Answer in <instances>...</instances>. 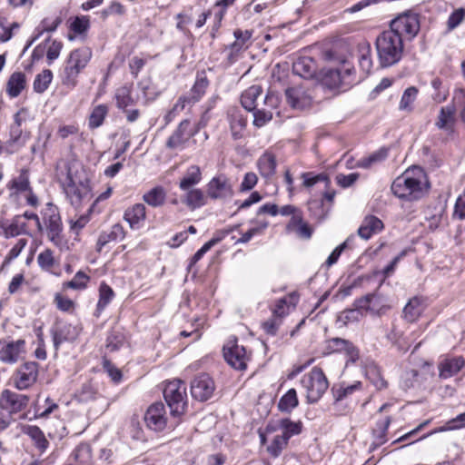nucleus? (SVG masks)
<instances>
[{
	"label": "nucleus",
	"mask_w": 465,
	"mask_h": 465,
	"mask_svg": "<svg viewBox=\"0 0 465 465\" xmlns=\"http://www.w3.org/2000/svg\"><path fill=\"white\" fill-rule=\"evenodd\" d=\"M430 183L424 170L419 166L407 169L391 184L395 196L408 201H417L429 191Z\"/></svg>",
	"instance_id": "1"
},
{
	"label": "nucleus",
	"mask_w": 465,
	"mask_h": 465,
	"mask_svg": "<svg viewBox=\"0 0 465 465\" xmlns=\"http://www.w3.org/2000/svg\"><path fill=\"white\" fill-rule=\"evenodd\" d=\"M63 190L71 204L78 207L90 193L89 178L83 164L77 161L68 163Z\"/></svg>",
	"instance_id": "2"
},
{
	"label": "nucleus",
	"mask_w": 465,
	"mask_h": 465,
	"mask_svg": "<svg viewBox=\"0 0 465 465\" xmlns=\"http://www.w3.org/2000/svg\"><path fill=\"white\" fill-rule=\"evenodd\" d=\"M378 58L382 67L397 64L403 54V40L393 32L386 30L379 35L375 42Z\"/></svg>",
	"instance_id": "3"
},
{
	"label": "nucleus",
	"mask_w": 465,
	"mask_h": 465,
	"mask_svg": "<svg viewBox=\"0 0 465 465\" xmlns=\"http://www.w3.org/2000/svg\"><path fill=\"white\" fill-rule=\"evenodd\" d=\"M92 58V51L88 47H81L73 50L64 67L61 74L63 85L72 90L78 84L80 73L87 66Z\"/></svg>",
	"instance_id": "4"
},
{
	"label": "nucleus",
	"mask_w": 465,
	"mask_h": 465,
	"mask_svg": "<svg viewBox=\"0 0 465 465\" xmlns=\"http://www.w3.org/2000/svg\"><path fill=\"white\" fill-rule=\"evenodd\" d=\"M302 388L306 391V400L309 404L318 402L329 387L328 380L322 370L313 367L301 380Z\"/></svg>",
	"instance_id": "5"
},
{
	"label": "nucleus",
	"mask_w": 465,
	"mask_h": 465,
	"mask_svg": "<svg viewBox=\"0 0 465 465\" xmlns=\"http://www.w3.org/2000/svg\"><path fill=\"white\" fill-rule=\"evenodd\" d=\"M163 398L173 417H180L185 411L187 405L186 385L181 380H173L166 383L163 389Z\"/></svg>",
	"instance_id": "6"
},
{
	"label": "nucleus",
	"mask_w": 465,
	"mask_h": 465,
	"mask_svg": "<svg viewBox=\"0 0 465 465\" xmlns=\"http://www.w3.org/2000/svg\"><path fill=\"white\" fill-rule=\"evenodd\" d=\"M390 27V31L399 35L402 40H412L420 28L419 15L411 11L404 12L391 21Z\"/></svg>",
	"instance_id": "7"
},
{
	"label": "nucleus",
	"mask_w": 465,
	"mask_h": 465,
	"mask_svg": "<svg viewBox=\"0 0 465 465\" xmlns=\"http://www.w3.org/2000/svg\"><path fill=\"white\" fill-rule=\"evenodd\" d=\"M223 357L230 366L238 371L246 370L250 360L245 347L239 345L236 338L229 339L224 344Z\"/></svg>",
	"instance_id": "8"
},
{
	"label": "nucleus",
	"mask_w": 465,
	"mask_h": 465,
	"mask_svg": "<svg viewBox=\"0 0 465 465\" xmlns=\"http://www.w3.org/2000/svg\"><path fill=\"white\" fill-rule=\"evenodd\" d=\"M25 354V341L23 339H0V361L15 364Z\"/></svg>",
	"instance_id": "9"
},
{
	"label": "nucleus",
	"mask_w": 465,
	"mask_h": 465,
	"mask_svg": "<svg viewBox=\"0 0 465 465\" xmlns=\"http://www.w3.org/2000/svg\"><path fill=\"white\" fill-rule=\"evenodd\" d=\"M38 372L39 366L37 362L27 361L22 364L16 369L12 377L14 386L19 391L30 388L37 381Z\"/></svg>",
	"instance_id": "10"
},
{
	"label": "nucleus",
	"mask_w": 465,
	"mask_h": 465,
	"mask_svg": "<svg viewBox=\"0 0 465 465\" xmlns=\"http://www.w3.org/2000/svg\"><path fill=\"white\" fill-rule=\"evenodd\" d=\"M30 398L27 395L6 389L0 395V409L5 414H10L13 417L14 414L24 411L27 407Z\"/></svg>",
	"instance_id": "11"
},
{
	"label": "nucleus",
	"mask_w": 465,
	"mask_h": 465,
	"mask_svg": "<svg viewBox=\"0 0 465 465\" xmlns=\"http://www.w3.org/2000/svg\"><path fill=\"white\" fill-rule=\"evenodd\" d=\"M214 390V381L207 373H200L191 381V394L199 401H206L211 399Z\"/></svg>",
	"instance_id": "12"
},
{
	"label": "nucleus",
	"mask_w": 465,
	"mask_h": 465,
	"mask_svg": "<svg viewBox=\"0 0 465 465\" xmlns=\"http://www.w3.org/2000/svg\"><path fill=\"white\" fill-rule=\"evenodd\" d=\"M146 427L153 431H163L168 426L165 406L163 402H154L144 414Z\"/></svg>",
	"instance_id": "13"
},
{
	"label": "nucleus",
	"mask_w": 465,
	"mask_h": 465,
	"mask_svg": "<svg viewBox=\"0 0 465 465\" xmlns=\"http://www.w3.org/2000/svg\"><path fill=\"white\" fill-rule=\"evenodd\" d=\"M328 353H344L348 357L347 362H355L359 359V350L348 340L331 338L326 341Z\"/></svg>",
	"instance_id": "14"
},
{
	"label": "nucleus",
	"mask_w": 465,
	"mask_h": 465,
	"mask_svg": "<svg viewBox=\"0 0 465 465\" xmlns=\"http://www.w3.org/2000/svg\"><path fill=\"white\" fill-rule=\"evenodd\" d=\"M232 194V186L224 175L213 177L207 184V195L212 199L231 198Z\"/></svg>",
	"instance_id": "15"
},
{
	"label": "nucleus",
	"mask_w": 465,
	"mask_h": 465,
	"mask_svg": "<svg viewBox=\"0 0 465 465\" xmlns=\"http://www.w3.org/2000/svg\"><path fill=\"white\" fill-rule=\"evenodd\" d=\"M288 104L296 109H303L311 104V96L302 86H292L286 89Z\"/></svg>",
	"instance_id": "16"
},
{
	"label": "nucleus",
	"mask_w": 465,
	"mask_h": 465,
	"mask_svg": "<svg viewBox=\"0 0 465 465\" xmlns=\"http://www.w3.org/2000/svg\"><path fill=\"white\" fill-rule=\"evenodd\" d=\"M190 121L183 120L180 123L177 130L169 137L167 146L171 149L183 148L184 143L191 138L193 133L190 129Z\"/></svg>",
	"instance_id": "17"
},
{
	"label": "nucleus",
	"mask_w": 465,
	"mask_h": 465,
	"mask_svg": "<svg viewBox=\"0 0 465 465\" xmlns=\"http://www.w3.org/2000/svg\"><path fill=\"white\" fill-rule=\"evenodd\" d=\"M456 124V107L454 104H447L440 110L436 126L447 133H452Z\"/></svg>",
	"instance_id": "18"
},
{
	"label": "nucleus",
	"mask_w": 465,
	"mask_h": 465,
	"mask_svg": "<svg viewBox=\"0 0 465 465\" xmlns=\"http://www.w3.org/2000/svg\"><path fill=\"white\" fill-rule=\"evenodd\" d=\"M145 206L143 203H136L124 213V220L129 223L131 230H140L145 223Z\"/></svg>",
	"instance_id": "19"
},
{
	"label": "nucleus",
	"mask_w": 465,
	"mask_h": 465,
	"mask_svg": "<svg viewBox=\"0 0 465 465\" xmlns=\"http://www.w3.org/2000/svg\"><path fill=\"white\" fill-rule=\"evenodd\" d=\"M74 329L67 323H56L51 330V335L55 351H57L62 343L74 339Z\"/></svg>",
	"instance_id": "20"
},
{
	"label": "nucleus",
	"mask_w": 465,
	"mask_h": 465,
	"mask_svg": "<svg viewBox=\"0 0 465 465\" xmlns=\"http://www.w3.org/2000/svg\"><path fill=\"white\" fill-rule=\"evenodd\" d=\"M43 220L49 232H61L62 222L58 208L48 203L43 212Z\"/></svg>",
	"instance_id": "21"
},
{
	"label": "nucleus",
	"mask_w": 465,
	"mask_h": 465,
	"mask_svg": "<svg viewBox=\"0 0 465 465\" xmlns=\"http://www.w3.org/2000/svg\"><path fill=\"white\" fill-rule=\"evenodd\" d=\"M362 390V383L361 381H354L352 384H346L341 382L340 384H334L331 387V394L334 399V404H338L340 401L346 400L356 391Z\"/></svg>",
	"instance_id": "22"
},
{
	"label": "nucleus",
	"mask_w": 465,
	"mask_h": 465,
	"mask_svg": "<svg viewBox=\"0 0 465 465\" xmlns=\"http://www.w3.org/2000/svg\"><path fill=\"white\" fill-rule=\"evenodd\" d=\"M22 431L31 439L35 447L40 453H44L48 449L49 441L39 427L35 425H25L22 428Z\"/></svg>",
	"instance_id": "23"
},
{
	"label": "nucleus",
	"mask_w": 465,
	"mask_h": 465,
	"mask_svg": "<svg viewBox=\"0 0 465 465\" xmlns=\"http://www.w3.org/2000/svg\"><path fill=\"white\" fill-rule=\"evenodd\" d=\"M465 364L462 357L446 359L439 364V375L441 379H449L456 375Z\"/></svg>",
	"instance_id": "24"
},
{
	"label": "nucleus",
	"mask_w": 465,
	"mask_h": 465,
	"mask_svg": "<svg viewBox=\"0 0 465 465\" xmlns=\"http://www.w3.org/2000/svg\"><path fill=\"white\" fill-rule=\"evenodd\" d=\"M299 302V294L295 292L279 299L272 310V315L281 319L287 315L291 308H295Z\"/></svg>",
	"instance_id": "25"
},
{
	"label": "nucleus",
	"mask_w": 465,
	"mask_h": 465,
	"mask_svg": "<svg viewBox=\"0 0 465 465\" xmlns=\"http://www.w3.org/2000/svg\"><path fill=\"white\" fill-rule=\"evenodd\" d=\"M202 181V172L199 166L191 165L187 168L179 183V188L182 191L193 189Z\"/></svg>",
	"instance_id": "26"
},
{
	"label": "nucleus",
	"mask_w": 465,
	"mask_h": 465,
	"mask_svg": "<svg viewBox=\"0 0 465 465\" xmlns=\"http://www.w3.org/2000/svg\"><path fill=\"white\" fill-rule=\"evenodd\" d=\"M425 309L422 300L419 297L411 298L403 308V318L408 322H416Z\"/></svg>",
	"instance_id": "27"
},
{
	"label": "nucleus",
	"mask_w": 465,
	"mask_h": 465,
	"mask_svg": "<svg viewBox=\"0 0 465 465\" xmlns=\"http://www.w3.org/2000/svg\"><path fill=\"white\" fill-rule=\"evenodd\" d=\"M25 144L21 127L10 125L9 139L5 143L6 153L12 154Z\"/></svg>",
	"instance_id": "28"
},
{
	"label": "nucleus",
	"mask_w": 465,
	"mask_h": 465,
	"mask_svg": "<svg viewBox=\"0 0 465 465\" xmlns=\"http://www.w3.org/2000/svg\"><path fill=\"white\" fill-rule=\"evenodd\" d=\"M232 134L234 139H239L246 127L247 120L237 109H232L228 114Z\"/></svg>",
	"instance_id": "29"
},
{
	"label": "nucleus",
	"mask_w": 465,
	"mask_h": 465,
	"mask_svg": "<svg viewBox=\"0 0 465 465\" xmlns=\"http://www.w3.org/2000/svg\"><path fill=\"white\" fill-rule=\"evenodd\" d=\"M292 71L302 78H309L315 73V63L311 57H300L293 63Z\"/></svg>",
	"instance_id": "30"
},
{
	"label": "nucleus",
	"mask_w": 465,
	"mask_h": 465,
	"mask_svg": "<svg viewBox=\"0 0 465 465\" xmlns=\"http://www.w3.org/2000/svg\"><path fill=\"white\" fill-rule=\"evenodd\" d=\"M114 99L116 106L122 111H125L129 106L135 104V100L132 96V86L127 84L120 86L115 90Z\"/></svg>",
	"instance_id": "31"
},
{
	"label": "nucleus",
	"mask_w": 465,
	"mask_h": 465,
	"mask_svg": "<svg viewBox=\"0 0 465 465\" xmlns=\"http://www.w3.org/2000/svg\"><path fill=\"white\" fill-rule=\"evenodd\" d=\"M259 172L262 177H272L276 170V158L271 153H264L257 161Z\"/></svg>",
	"instance_id": "32"
},
{
	"label": "nucleus",
	"mask_w": 465,
	"mask_h": 465,
	"mask_svg": "<svg viewBox=\"0 0 465 465\" xmlns=\"http://www.w3.org/2000/svg\"><path fill=\"white\" fill-rule=\"evenodd\" d=\"M262 89L259 85H252L246 89L241 97V103L243 108L249 112L256 109V100L261 96Z\"/></svg>",
	"instance_id": "33"
},
{
	"label": "nucleus",
	"mask_w": 465,
	"mask_h": 465,
	"mask_svg": "<svg viewBox=\"0 0 465 465\" xmlns=\"http://www.w3.org/2000/svg\"><path fill=\"white\" fill-rule=\"evenodd\" d=\"M391 417H386V419L382 420H378L376 422V427L372 431L373 435V442H372V449H376L382 444L387 442V432L389 430V427L391 425Z\"/></svg>",
	"instance_id": "34"
},
{
	"label": "nucleus",
	"mask_w": 465,
	"mask_h": 465,
	"mask_svg": "<svg viewBox=\"0 0 465 465\" xmlns=\"http://www.w3.org/2000/svg\"><path fill=\"white\" fill-rule=\"evenodd\" d=\"M25 87V75L22 72L11 74L6 85V93L12 98L17 97Z\"/></svg>",
	"instance_id": "35"
},
{
	"label": "nucleus",
	"mask_w": 465,
	"mask_h": 465,
	"mask_svg": "<svg viewBox=\"0 0 465 465\" xmlns=\"http://www.w3.org/2000/svg\"><path fill=\"white\" fill-rule=\"evenodd\" d=\"M184 197L185 204L192 210L204 206L207 203V196L201 189H189Z\"/></svg>",
	"instance_id": "36"
},
{
	"label": "nucleus",
	"mask_w": 465,
	"mask_h": 465,
	"mask_svg": "<svg viewBox=\"0 0 465 465\" xmlns=\"http://www.w3.org/2000/svg\"><path fill=\"white\" fill-rule=\"evenodd\" d=\"M114 298V290L105 282H102L99 286V300L97 302L95 310L96 316L100 315V313L109 305Z\"/></svg>",
	"instance_id": "37"
},
{
	"label": "nucleus",
	"mask_w": 465,
	"mask_h": 465,
	"mask_svg": "<svg viewBox=\"0 0 465 465\" xmlns=\"http://www.w3.org/2000/svg\"><path fill=\"white\" fill-rule=\"evenodd\" d=\"M299 404L295 389H290L284 393L278 402V409L282 412L291 413Z\"/></svg>",
	"instance_id": "38"
},
{
	"label": "nucleus",
	"mask_w": 465,
	"mask_h": 465,
	"mask_svg": "<svg viewBox=\"0 0 465 465\" xmlns=\"http://www.w3.org/2000/svg\"><path fill=\"white\" fill-rule=\"evenodd\" d=\"M9 189L15 194L25 193L31 189L27 171L22 170L20 174L12 179Z\"/></svg>",
	"instance_id": "39"
},
{
	"label": "nucleus",
	"mask_w": 465,
	"mask_h": 465,
	"mask_svg": "<svg viewBox=\"0 0 465 465\" xmlns=\"http://www.w3.org/2000/svg\"><path fill=\"white\" fill-rule=\"evenodd\" d=\"M279 429L282 430V435L289 440L292 437L299 435L302 430V421H292L285 418L279 420Z\"/></svg>",
	"instance_id": "40"
},
{
	"label": "nucleus",
	"mask_w": 465,
	"mask_h": 465,
	"mask_svg": "<svg viewBox=\"0 0 465 465\" xmlns=\"http://www.w3.org/2000/svg\"><path fill=\"white\" fill-rule=\"evenodd\" d=\"M301 178L303 180L302 185L307 189H311L318 183H323L325 189H329L331 185V180L329 176L323 173L318 174H314L312 172L302 173L301 174Z\"/></svg>",
	"instance_id": "41"
},
{
	"label": "nucleus",
	"mask_w": 465,
	"mask_h": 465,
	"mask_svg": "<svg viewBox=\"0 0 465 465\" xmlns=\"http://www.w3.org/2000/svg\"><path fill=\"white\" fill-rule=\"evenodd\" d=\"M166 193L163 187L157 186L143 194V201L150 206L158 207L165 202Z\"/></svg>",
	"instance_id": "42"
},
{
	"label": "nucleus",
	"mask_w": 465,
	"mask_h": 465,
	"mask_svg": "<svg viewBox=\"0 0 465 465\" xmlns=\"http://www.w3.org/2000/svg\"><path fill=\"white\" fill-rule=\"evenodd\" d=\"M53 77L54 75L50 69H44L41 73L35 75L33 84L34 91L38 94L45 92L52 83Z\"/></svg>",
	"instance_id": "43"
},
{
	"label": "nucleus",
	"mask_w": 465,
	"mask_h": 465,
	"mask_svg": "<svg viewBox=\"0 0 465 465\" xmlns=\"http://www.w3.org/2000/svg\"><path fill=\"white\" fill-rule=\"evenodd\" d=\"M384 228L382 221L374 215H367L357 232H378Z\"/></svg>",
	"instance_id": "44"
},
{
	"label": "nucleus",
	"mask_w": 465,
	"mask_h": 465,
	"mask_svg": "<svg viewBox=\"0 0 465 465\" xmlns=\"http://www.w3.org/2000/svg\"><path fill=\"white\" fill-rule=\"evenodd\" d=\"M418 95V89L414 86L408 87L402 94L399 110L403 112H411L413 109V104Z\"/></svg>",
	"instance_id": "45"
},
{
	"label": "nucleus",
	"mask_w": 465,
	"mask_h": 465,
	"mask_svg": "<svg viewBox=\"0 0 465 465\" xmlns=\"http://www.w3.org/2000/svg\"><path fill=\"white\" fill-rule=\"evenodd\" d=\"M108 114V107L107 105L105 104H99L97 106H95L90 116H89V121H88V125L91 129H95V128H98L100 127L106 115Z\"/></svg>",
	"instance_id": "46"
},
{
	"label": "nucleus",
	"mask_w": 465,
	"mask_h": 465,
	"mask_svg": "<svg viewBox=\"0 0 465 465\" xmlns=\"http://www.w3.org/2000/svg\"><path fill=\"white\" fill-rule=\"evenodd\" d=\"M388 155V151L384 148H381L367 157H364L358 161L357 166L360 168L368 169L373 166L374 164L382 162L386 159Z\"/></svg>",
	"instance_id": "47"
},
{
	"label": "nucleus",
	"mask_w": 465,
	"mask_h": 465,
	"mask_svg": "<svg viewBox=\"0 0 465 465\" xmlns=\"http://www.w3.org/2000/svg\"><path fill=\"white\" fill-rule=\"evenodd\" d=\"M359 65L361 69L369 74L372 68L371 50L368 44L362 45L359 47Z\"/></svg>",
	"instance_id": "48"
},
{
	"label": "nucleus",
	"mask_w": 465,
	"mask_h": 465,
	"mask_svg": "<svg viewBox=\"0 0 465 465\" xmlns=\"http://www.w3.org/2000/svg\"><path fill=\"white\" fill-rule=\"evenodd\" d=\"M61 24V19L59 17L54 18H45L40 25L35 28V35L33 37V42L36 41L45 32H54L56 30L58 25Z\"/></svg>",
	"instance_id": "49"
},
{
	"label": "nucleus",
	"mask_w": 465,
	"mask_h": 465,
	"mask_svg": "<svg viewBox=\"0 0 465 465\" xmlns=\"http://www.w3.org/2000/svg\"><path fill=\"white\" fill-rule=\"evenodd\" d=\"M287 229L290 232H312V229L303 220L302 211L291 217Z\"/></svg>",
	"instance_id": "50"
},
{
	"label": "nucleus",
	"mask_w": 465,
	"mask_h": 465,
	"mask_svg": "<svg viewBox=\"0 0 465 465\" xmlns=\"http://www.w3.org/2000/svg\"><path fill=\"white\" fill-rule=\"evenodd\" d=\"M72 456L79 464L89 465L92 462L91 447L86 443H82L74 450Z\"/></svg>",
	"instance_id": "51"
},
{
	"label": "nucleus",
	"mask_w": 465,
	"mask_h": 465,
	"mask_svg": "<svg viewBox=\"0 0 465 465\" xmlns=\"http://www.w3.org/2000/svg\"><path fill=\"white\" fill-rule=\"evenodd\" d=\"M90 281V277L82 271H78L71 281L63 283V289L84 290Z\"/></svg>",
	"instance_id": "52"
},
{
	"label": "nucleus",
	"mask_w": 465,
	"mask_h": 465,
	"mask_svg": "<svg viewBox=\"0 0 465 465\" xmlns=\"http://www.w3.org/2000/svg\"><path fill=\"white\" fill-rule=\"evenodd\" d=\"M125 342V336L119 330H113L107 336L106 348L110 351H118Z\"/></svg>",
	"instance_id": "53"
},
{
	"label": "nucleus",
	"mask_w": 465,
	"mask_h": 465,
	"mask_svg": "<svg viewBox=\"0 0 465 465\" xmlns=\"http://www.w3.org/2000/svg\"><path fill=\"white\" fill-rule=\"evenodd\" d=\"M207 86L208 81L206 80V78H198L191 89L190 95H188L190 101L193 104L198 102L204 94Z\"/></svg>",
	"instance_id": "54"
},
{
	"label": "nucleus",
	"mask_w": 465,
	"mask_h": 465,
	"mask_svg": "<svg viewBox=\"0 0 465 465\" xmlns=\"http://www.w3.org/2000/svg\"><path fill=\"white\" fill-rule=\"evenodd\" d=\"M289 440L282 435H276L271 444L267 447L269 454L277 458L282 453V450L288 445Z\"/></svg>",
	"instance_id": "55"
},
{
	"label": "nucleus",
	"mask_w": 465,
	"mask_h": 465,
	"mask_svg": "<svg viewBox=\"0 0 465 465\" xmlns=\"http://www.w3.org/2000/svg\"><path fill=\"white\" fill-rule=\"evenodd\" d=\"M26 216H15L8 224L5 232H27Z\"/></svg>",
	"instance_id": "56"
},
{
	"label": "nucleus",
	"mask_w": 465,
	"mask_h": 465,
	"mask_svg": "<svg viewBox=\"0 0 465 465\" xmlns=\"http://www.w3.org/2000/svg\"><path fill=\"white\" fill-rule=\"evenodd\" d=\"M37 262L42 270L52 272L51 269L54 263L53 252L46 249L40 252L37 256Z\"/></svg>",
	"instance_id": "57"
},
{
	"label": "nucleus",
	"mask_w": 465,
	"mask_h": 465,
	"mask_svg": "<svg viewBox=\"0 0 465 465\" xmlns=\"http://www.w3.org/2000/svg\"><path fill=\"white\" fill-rule=\"evenodd\" d=\"M272 119V113L267 109H257L253 111V124L262 127Z\"/></svg>",
	"instance_id": "58"
},
{
	"label": "nucleus",
	"mask_w": 465,
	"mask_h": 465,
	"mask_svg": "<svg viewBox=\"0 0 465 465\" xmlns=\"http://www.w3.org/2000/svg\"><path fill=\"white\" fill-rule=\"evenodd\" d=\"M18 27L17 23L7 25L6 20L0 17V41L3 43L9 41L13 36V30Z\"/></svg>",
	"instance_id": "59"
},
{
	"label": "nucleus",
	"mask_w": 465,
	"mask_h": 465,
	"mask_svg": "<svg viewBox=\"0 0 465 465\" xmlns=\"http://www.w3.org/2000/svg\"><path fill=\"white\" fill-rule=\"evenodd\" d=\"M350 241H351V238H348L342 243L339 244L331 252V254L328 256V258H327V260L325 262V265L327 267H331V266H332L333 264H335L338 262L341 254L348 248Z\"/></svg>",
	"instance_id": "60"
},
{
	"label": "nucleus",
	"mask_w": 465,
	"mask_h": 465,
	"mask_svg": "<svg viewBox=\"0 0 465 465\" xmlns=\"http://www.w3.org/2000/svg\"><path fill=\"white\" fill-rule=\"evenodd\" d=\"M444 223L443 217L440 214H432L426 216L422 226L425 230L435 231L437 229H442Z\"/></svg>",
	"instance_id": "61"
},
{
	"label": "nucleus",
	"mask_w": 465,
	"mask_h": 465,
	"mask_svg": "<svg viewBox=\"0 0 465 465\" xmlns=\"http://www.w3.org/2000/svg\"><path fill=\"white\" fill-rule=\"evenodd\" d=\"M90 26V20L88 16H77L71 24V30L75 34L81 35L85 33Z\"/></svg>",
	"instance_id": "62"
},
{
	"label": "nucleus",
	"mask_w": 465,
	"mask_h": 465,
	"mask_svg": "<svg viewBox=\"0 0 465 465\" xmlns=\"http://www.w3.org/2000/svg\"><path fill=\"white\" fill-rule=\"evenodd\" d=\"M465 17V9L463 8H458L454 12H452L448 19L447 26L448 30L451 31L458 27Z\"/></svg>",
	"instance_id": "63"
},
{
	"label": "nucleus",
	"mask_w": 465,
	"mask_h": 465,
	"mask_svg": "<svg viewBox=\"0 0 465 465\" xmlns=\"http://www.w3.org/2000/svg\"><path fill=\"white\" fill-rule=\"evenodd\" d=\"M54 302L57 309L62 312H68L73 311L74 308V302L71 299L62 295L61 293H56L54 295Z\"/></svg>",
	"instance_id": "64"
}]
</instances>
